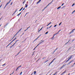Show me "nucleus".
Listing matches in <instances>:
<instances>
[{"instance_id":"obj_1","label":"nucleus","mask_w":75,"mask_h":75,"mask_svg":"<svg viewBox=\"0 0 75 75\" xmlns=\"http://www.w3.org/2000/svg\"><path fill=\"white\" fill-rule=\"evenodd\" d=\"M73 61H74V60H71V61H70V62H69L67 64V65H69V64H71V62H73Z\"/></svg>"},{"instance_id":"obj_2","label":"nucleus","mask_w":75,"mask_h":75,"mask_svg":"<svg viewBox=\"0 0 75 75\" xmlns=\"http://www.w3.org/2000/svg\"><path fill=\"white\" fill-rule=\"evenodd\" d=\"M16 38H16L15 39H14L10 43V44H11V43H12V42H13V41H14V40H16Z\"/></svg>"},{"instance_id":"obj_3","label":"nucleus","mask_w":75,"mask_h":75,"mask_svg":"<svg viewBox=\"0 0 75 75\" xmlns=\"http://www.w3.org/2000/svg\"><path fill=\"white\" fill-rule=\"evenodd\" d=\"M72 55H71V56H70V57H69V59H71L72 58Z\"/></svg>"},{"instance_id":"obj_4","label":"nucleus","mask_w":75,"mask_h":75,"mask_svg":"<svg viewBox=\"0 0 75 75\" xmlns=\"http://www.w3.org/2000/svg\"><path fill=\"white\" fill-rule=\"evenodd\" d=\"M61 31V30H59L58 32H57V33H56V34H55L54 35H57V34H58L59 33V31Z\"/></svg>"},{"instance_id":"obj_5","label":"nucleus","mask_w":75,"mask_h":75,"mask_svg":"<svg viewBox=\"0 0 75 75\" xmlns=\"http://www.w3.org/2000/svg\"><path fill=\"white\" fill-rule=\"evenodd\" d=\"M27 7H28V5H27V4H25V7L26 8H27Z\"/></svg>"},{"instance_id":"obj_6","label":"nucleus","mask_w":75,"mask_h":75,"mask_svg":"<svg viewBox=\"0 0 75 75\" xmlns=\"http://www.w3.org/2000/svg\"><path fill=\"white\" fill-rule=\"evenodd\" d=\"M17 11V9H16V11H15V12H14V13H13V14H14Z\"/></svg>"},{"instance_id":"obj_7","label":"nucleus","mask_w":75,"mask_h":75,"mask_svg":"<svg viewBox=\"0 0 75 75\" xmlns=\"http://www.w3.org/2000/svg\"><path fill=\"white\" fill-rule=\"evenodd\" d=\"M73 31H74V30H72L71 31V32H70V34H71V33H73Z\"/></svg>"},{"instance_id":"obj_8","label":"nucleus","mask_w":75,"mask_h":75,"mask_svg":"<svg viewBox=\"0 0 75 75\" xmlns=\"http://www.w3.org/2000/svg\"><path fill=\"white\" fill-rule=\"evenodd\" d=\"M41 1V0H39V1L38 2H37V4L39 3H40V1Z\"/></svg>"},{"instance_id":"obj_9","label":"nucleus","mask_w":75,"mask_h":75,"mask_svg":"<svg viewBox=\"0 0 75 75\" xmlns=\"http://www.w3.org/2000/svg\"><path fill=\"white\" fill-rule=\"evenodd\" d=\"M21 14V12H20L19 14L17 15V16H20V15Z\"/></svg>"},{"instance_id":"obj_10","label":"nucleus","mask_w":75,"mask_h":75,"mask_svg":"<svg viewBox=\"0 0 75 75\" xmlns=\"http://www.w3.org/2000/svg\"><path fill=\"white\" fill-rule=\"evenodd\" d=\"M54 36H55V35H54L53 36V37L52 38H51V39L52 40H54V38H53L54 37Z\"/></svg>"},{"instance_id":"obj_11","label":"nucleus","mask_w":75,"mask_h":75,"mask_svg":"<svg viewBox=\"0 0 75 75\" xmlns=\"http://www.w3.org/2000/svg\"><path fill=\"white\" fill-rule=\"evenodd\" d=\"M18 32L13 37V38H14V37H15V36L16 35H17V34H18Z\"/></svg>"},{"instance_id":"obj_12","label":"nucleus","mask_w":75,"mask_h":75,"mask_svg":"<svg viewBox=\"0 0 75 75\" xmlns=\"http://www.w3.org/2000/svg\"><path fill=\"white\" fill-rule=\"evenodd\" d=\"M51 23H52V22L50 23H49L47 25V26H48V25H50V24H51Z\"/></svg>"},{"instance_id":"obj_13","label":"nucleus","mask_w":75,"mask_h":75,"mask_svg":"<svg viewBox=\"0 0 75 75\" xmlns=\"http://www.w3.org/2000/svg\"><path fill=\"white\" fill-rule=\"evenodd\" d=\"M34 75H35L36 74V71H35L34 72Z\"/></svg>"},{"instance_id":"obj_14","label":"nucleus","mask_w":75,"mask_h":75,"mask_svg":"<svg viewBox=\"0 0 75 75\" xmlns=\"http://www.w3.org/2000/svg\"><path fill=\"white\" fill-rule=\"evenodd\" d=\"M55 58H54V59L52 61V62H53V61H54L55 60Z\"/></svg>"},{"instance_id":"obj_15","label":"nucleus","mask_w":75,"mask_h":75,"mask_svg":"<svg viewBox=\"0 0 75 75\" xmlns=\"http://www.w3.org/2000/svg\"><path fill=\"white\" fill-rule=\"evenodd\" d=\"M52 62H51L49 64V65H50L51 64H52Z\"/></svg>"},{"instance_id":"obj_16","label":"nucleus","mask_w":75,"mask_h":75,"mask_svg":"<svg viewBox=\"0 0 75 75\" xmlns=\"http://www.w3.org/2000/svg\"><path fill=\"white\" fill-rule=\"evenodd\" d=\"M9 3H10V1L9 2H8L6 4V5H8V4H9Z\"/></svg>"},{"instance_id":"obj_17","label":"nucleus","mask_w":75,"mask_h":75,"mask_svg":"<svg viewBox=\"0 0 75 75\" xmlns=\"http://www.w3.org/2000/svg\"><path fill=\"white\" fill-rule=\"evenodd\" d=\"M61 6H59V7H58L57 8V9H59V8H61Z\"/></svg>"},{"instance_id":"obj_18","label":"nucleus","mask_w":75,"mask_h":75,"mask_svg":"<svg viewBox=\"0 0 75 75\" xmlns=\"http://www.w3.org/2000/svg\"><path fill=\"white\" fill-rule=\"evenodd\" d=\"M65 72H66V70H65L64 72L62 73V74H64V73H65Z\"/></svg>"},{"instance_id":"obj_19","label":"nucleus","mask_w":75,"mask_h":75,"mask_svg":"<svg viewBox=\"0 0 75 75\" xmlns=\"http://www.w3.org/2000/svg\"><path fill=\"white\" fill-rule=\"evenodd\" d=\"M10 45V43H9L6 47V48H7V47H8V46H9V45Z\"/></svg>"},{"instance_id":"obj_20","label":"nucleus","mask_w":75,"mask_h":75,"mask_svg":"<svg viewBox=\"0 0 75 75\" xmlns=\"http://www.w3.org/2000/svg\"><path fill=\"white\" fill-rule=\"evenodd\" d=\"M17 41H18V40H17L16 41V42H15V44H16V42H17Z\"/></svg>"},{"instance_id":"obj_21","label":"nucleus","mask_w":75,"mask_h":75,"mask_svg":"<svg viewBox=\"0 0 75 75\" xmlns=\"http://www.w3.org/2000/svg\"><path fill=\"white\" fill-rule=\"evenodd\" d=\"M48 32H47L45 33V34H48Z\"/></svg>"},{"instance_id":"obj_22","label":"nucleus","mask_w":75,"mask_h":75,"mask_svg":"<svg viewBox=\"0 0 75 75\" xmlns=\"http://www.w3.org/2000/svg\"><path fill=\"white\" fill-rule=\"evenodd\" d=\"M69 59H68L67 60L66 62H68V61H69Z\"/></svg>"},{"instance_id":"obj_23","label":"nucleus","mask_w":75,"mask_h":75,"mask_svg":"<svg viewBox=\"0 0 75 75\" xmlns=\"http://www.w3.org/2000/svg\"><path fill=\"white\" fill-rule=\"evenodd\" d=\"M21 29H22V28H21L20 29V30H19V31L18 32V33L20 31H21Z\"/></svg>"},{"instance_id":"obj_24","label":"nucleus","mask_w":75,"mask_h":75,"mask_svg":"<svg viewBox=\"0 0 75 75\" xmlns=\"http://www.w3.org/2000/svg\"><path fill=\"white\" fill-rule=\"evenodd\" d=\"M64 66H65V65H64L62 67H61V68H63V67H64Z\"/></svg>"},{"instance_id":"obj_25","label":"nucleus","mask_w":75,"mask_h":75,"mask_svg":"<svg viewBox=\"0 0 75 75\" xmlns=\"http://www.w3.org/2000/svg\"><path fill=\"white\" fill-rule=\"evenodd\" d=\"M74 5H75V4H73L72 6V7H73Z\"/></svg>"},{"instance_id":"obj_26","label":"nucleus","mask_w":75,"mask_h":75,"mask_svg":"<svg viewBox=\"0 0 75 75\" xmlns=\"http://www.w3.org/2000/svg\"><path fill=\"white\" fill-rule=\"evenodd\" d=\"M25 1V0L24 1L23 3V4H24Z\"/></svg>"},{"instance_id":"obj_27","label":"nucleus","mask_w":75,"mask_h":75,"mask_svg":"<svg viewBox=\"0 0 75 75\" xmlns=\"http://www.w3.org/2000/svg\"><path fill=\"white\" fill-rule=\"evenodd\" d=\"M20 52H21V50L18 52L17 55H18V54H19L20 53Z\"/></svg>"},{"instance_id":"obj_28","label":"nucleus","mask_w":75,"mask_h":75,"mask_svg":"<svg viewBox=\"0 0 75 75\" xmlns=\"http://www.w3.org/2000/svg\"><path fill=\"white\" fill-rule=\"evenodd\" d=\"M22 73H23V72L22 71L21 72V73L20 74V75H21V74H22Z\"/></svg>"},{"instance_id":"obj_29","label":"nucleus","mask_w":75,"mask_h":75,"mask_svg":"<svg viewBox=\"0 0 75 75\" xmlns=\"http://www.w3.org/2000/svg\"><path fill=\"white\" fill-rule=\"evenodd\" d=\"M57 25H55L54 26V27H56V26H57Z\"/></svg>"},{"instance_id":"obj_30","label":"nucleus","mask_w":75,"mask_h":75,"mask_svg":"<svg viewBox=\"0 0 75 75\" xmlns=\"http://www.w3.org/2000/svg\"><path fill=\"white\" fill-rule=\"evenodd\" d=\"M62 23V22H61L59 24V25H60L61 24V23Z\"/></svg>"},{"instance_id":"obj_31","label":"nucleus","mask_w":75,"mask_h":75,"mask_svg":"<svg viewBox=\"0 0 75 75\" xmlns=\"http://www.w3.org/2000/svg\"><path fill=\"white\" fill-rule=\"evenodd\" d=\"M52 25H51L49 27V28H50V27H52Z\"/></svg>"},{"instance_id":"obj_32","label":"nucleus","mask_w":75,"mask_h":75,"mask_svg":"<svg viewBox=\"0 0 75 75\" xmlns=\"http://www.w3.org/2000/svg\"><path fill=\"white\" fill-rule=\"evenodd\" d=\"M47 61H48V60H47V61H46L45 62V63L47 62Z\"/></svg>"},{"instance_id":"obj_33","label":"nucleus","mask_w":75,"mask_h":75,"mask_svg":"<svg viewBox=\"0 0 75 75\" xmlns=\"http://www.w3.org/2000/svg\"><path fill=\"white\" fill-rule=\"evenodd\" d=\"M6 65V64H4L3 65H2V66H4V65Z\"/></svg>"},{"instance_id":"obj_34","label":"nucleus","mask_w":75,"mask_h":75,"mask_svg":"<svg viewBox=\"0 0 75 75\" xmlns=\"http://www.w3.org/2000/svg\"><path fill=\"white\" fill-rule=\"evenodd\" d=\"M42 28H43V27H42L41 28V29L40 30L41 31V30H42Z\"/></svg>"},{"instance_id":"obj_35","label":"nucleus","mask_w":75,"mask_h":75,"mask_svg":"<svg viewBox=\"0 0 75 75\" xmlns=\"http://www.w3.org/2000/svg\"><path fill=\"white\" fill-rule=\"evenodd\" d=\"M30 27V26H29L28 28H27V30H28V28H29Z\"/></svg>"},{"instance_id":"obj_36","label":"nucleus","mask_w":75,"mask_h":75,"mask_svg":"<svg viewBox=\"0 0 75 75\" xmlns=\"http://www.w3.org/2000/svg\"><path fill=\"white\" fill-rule=\"evenodd\" d=\"M18 69V68H17V69H16V71H17V69Z\"/></svg>"},{"instance_id":"obj_37","label":"nucleus","mask_w":75,"mask_h":75,"mask_svg":"<svg viewBox=\"0 0 75 75\" xmlns=\"http://www.w3.org/2000/svg\"><path fill=\"white\" fill-rule=\"evenodd\" d=\"M15 44L14 43L13 45H12V47H13V46H14V45H15Z\"/></svg>"},{"instance_id":"obj_38","label":"nucleus","mask_w":75,"mask_h":75,"mask_svg":"<svg viewBox=\"0 0 75 75\" xmlns=\"http://www.w3.org/2000/svg\"><path fill=\"white\" fill-rule=\"evenodd\" d=\"M75 11V10L72 13V14H73V13H74Z\"/></svg>"},{"instance_id":"obj_39","label":"nucleus","mask_w":75,"mask_h":75,"mask_svg":"<svg viewBox=\"0 0 75 75\" xmlns=\"http://www.w3.org/2000/svg\"><path fill=\"white\" fill-rule=\"evenodd\" d=\"M22 10V9H21L19 10V11H21Z\"/></svg>"},{"instance_id":"obj_40","label":"nucleus","mask_w":75,"mask_h":75,"mask_svg":"<svg viewBox=\"0 0 75 75\" xmlns=\"http://www.w3.org/2000/svg\"><path fill=\"white\" fill-rule=\"evenodd\" d=\"M27 13H26L25 15V16H24V17H25V16H26L27 15Z\"/></svg>"},{"instance_id":"obj_41","label":"nucleus","mask_w":75,"mask_h":75,"mask_svg":"<svg viewBox=\"0 0 75 75\" xmlns=\"http://www.w3.org/2000/svg\"><path fill=\"white\" fill-rule=\"evenodd\" d=\"M25 10V8H24L23 9V10Z\"/></svg>"},{"instance_id":"obj_42","label":"nucleus","mask_w":75,"mask_h":75,"mask_svg":"<svg viewBox=\"0 0 75 75\" xmlns=\"http://www.w3.org/2000/svg\"><path fill=\"white\" fill-rule=\"evenodd\" d=\"M14 71H13V73H12L11 74V75H12V74H13V73H14Z\"/></svg>"},{"instance_id":"obj_43","label":"nucleus","mask_w":75,"mask_h":75,"mask_svg":"<svg viewBox=\"0 0 75 75\" xmlns=\"http://www.w3.org/2000/svg\"><path fill=\"white\" fill-rule=\"evenodd\" d=\"M64 4H63L62 5V6H63V5H64Z\"/></svg>"},{"instance_id":"obj_44","label":"nucleus","mask_w":75,"mask_h":75,"mask_svg":"<svg viewBox=\"0 0 75 75\" xmlns=\"http://www.w3.org/2000/svg\"><path fill=\"white\" fill-rule=\"evenodd\" d=\"M27 29H26V30H24V31H27Z\"/></svg>"},{"instance_id":"obj_45","label":"nucleus","mask_w":75,"mask_h":75,"mask_svg":"<svg viewBox=\"0 0 75 75\" xmlns=\"http://www.w3.org/2000/svg\"><path fill=\"white\" fill-rule=\"evenodd\" d=\"M12 4H13V2H11V5H12Z\"/></svg>"},{"instance_id":"obj_46","label":"nucleus","mask_w":75,"mask_h":75,"mask_svg":"<svg viewBox=\"0 0 75 75\" xmlns=\"http://www.w3.org/2000/svg\"><path fill=\"white\" fill-rule=\"evenodd\" d=\"M2 6V5H1L0 6V8H1V7Z\"/></svg>"},{"instance_id":"obj_47","label":"nucleus","mask_w":75,"mask_h":75,"mask_svg":"<svg viewBox=\"0 0 75 75\" xmlns=\"http://www.w3.org/2000/svg\"><path fill=\"white\" fill-rule=\"evenodd\" d=\"M37 40V39L36 38L35 40V41H36V40Z\"/></svg>"},{"instance_id":"obj_48","label":"nucleus","mask_w":75,"mask_h":75,"mask_svg":"<svg viewBox=\"0 0 75 75\" xmlns=\"http://www.w3.org/2000/svg\"><path fill=\"white\" fill-rule=\"evenodd\" d=\"M68 42L65 44V45L68 44Z\"/></svg>"},{"instance_id":"obj_49","label":"nucleus","mask_w":75,"mask_h":75,"mask_svg":"<svg viewBox=\"0 0 75 75\" xmlns=\"http://www.w3.org/2000/svg\"><path fill=\"white\" fill-rule=\"evenodd\" d=\"M41 34H40V35L38 36V37H40V36H41Z\"/></svg>"},{"instance_id":"obj_50","label":"nucleus","mask_w":75,"mask_h":75,"mask_svg":"<svg viewBox=\"0 0 75 75\" xmlns=\"http://www.w3.org/2000/svg\"><path fill=\"white\" fill-rule=\"evenodd\" d=\"M21 67V66H20L19 67H18V68H20V67Z\"/></svg>"},{"instance_id":"obj_51","label":"nucleus","mask_w":75,"mask_h":75,"mask_svg":"<svg viewBox=\"0 0 75 75\" xmlns=\"http://www.w3.org/2000/svg\"><path fill=\"white\" fill-rule=\"evenodd\" d=\"M64 7H65V6H63V7H62V8H63Z\"/></svg>"},{"instance_id":"obj_52","label":"nucleus","mask_w":75,"mask_h":75,"mask_svg":"<svg viewBox=\"0 0 75 75\" xmlns=\"http://www.w3.org/2000/svg\"><path fill=\"white\" fill-rule=\"evenodd\" d=\"M57 49H58V48H56V49H55V50L56 51V50H57Z\"/></svg>"},{"instance_id":"obj_53","label":"nucleus","mask_w":75,"mask_h":75,"mask_svg":"<svg viewBox=\"0 0 75 75\" xmlns=\"http://www.w3.org/2000/svg\"><path fill=\"white\" fill-rule=\"evenodd\" d=\"M56 50H55L54 52H53V53H54V52H55V51H56Z\"/></svg>"},{"instance_id":"obj_54","label":"nucleus","mask_w":75,"mask_h":75,"mask_svg":"<svg viewBox=\"0 0 75 75\" xmlns=\"http://www.w3.org/2000/svg\"><path fill=\"white\" fill-rule=\"evenodd\" d=\"M39 38V37H38L36 39H38Z\"/></svg>"},{"instance_id":"obj_55","label":"nucleus","mask_w":75,"mask_h":75,"mask_svg":"<svg viewBox=\"0 0 75 75\" xmlns=\"http://www.w3.org/2000/svg\"><path fill=\"white\" fill-rule=\"evenodd\" d=\"M53 1V0H52L51 2L50 3H52V2Z\"/></svg>"},{"instance_id":"obj_56","label":"nucleus","mask_w":75,"mask_h":75,"mask_svg":"<svg viewBox=\"0 0 75 75\" xmlns=\"http://www.w3.org/2000/svg\"><path fill=\"white\" fill-rule=\"evenodd\" d=\"M51 4V3H50L49 4H48V5H50V4Z\"/></svg>"},{"instance_id":"obj_57","label":"nucleus","mask_w":75,"mask_h":75,"mask_svg":"<svg viewBox=\"0 0 75 75\" xmlns=\"http://www.w3.org/2000/svg\"><path fill=\"white\" fill-rule=\"evenodd\" d=\"M44 41V40L43 41L41 42V43H42V42H43Z\"/></svg>"},{"instance_id":"obj_58","label":"nucleus","mask_w":75,"mask_h":75,"mask_svg":"<svg viewBox=\"0 0 75 75\" xmlns=\"http://www.w3.org/2000/svg\"><path fill=\"white\" fill-rule=\"evenodd\" d=\"M44 41V40L43 41L41 42V43H42V42H43Z\"/></svg>"},{"instance_id":"obj_59","label":"nucleus","mask_w":75,"mask_h":75,"mask_svg":"<svg viewBox=\"0 0 75 75\" xmlns=\"http://www.w3.org/2000/svg\"><path fill=\"white\" fill-rule=\"evenodd\" d=\"M48 6H49V4H48V5L46 6V7H48Z\"/></svg>"},{"instance_id":"obj_60","label":"nucleus","mask_w":75,"mask_h":75,"mask_svg":"<svg viewBox=\"0 0 75 75\" xmlns=\"http://www.w3.org/2000/svg\"><path fill=\"white\" fill-rule=\"evenodd\" d=\"M28 2H27V3H26V4H28Z\"/></svg>"},{"instance_id":"obj_61","label":"nucleus","mask_w":75,"mask_h":75,"mask_svg":"<svg viewBox=\"0 0 75 75\" xmlns=\"http://www.w3.org/2000/svg\"><path fill=\"white\" fill-rule=\"evenodd\" d=\"M35 48H34V49H33V50H35Z\"/></svg>"},{"instance_id":"obj_62","label":"nucleus","mask_w":75,"mask_h":75,"mask_svg":"<svg viewBox=\"0 0 75 75\" xmlns=\"http://www.w3.org/2000/svg\"><path fill=\"white\" fill-rule=\"evenodd\" d=\"M70 49H71V47H70V48L69 49V50H70Z\"/></svg>"},{"instance_id":"obj_63","label":"nucleus","mask_w":75,"mask_h":75,"mask_svg":"<svg viewBox=\"0 0 75 75\" xmlns=\"http://www.w3.org/2000/svg\"><path fill=\"white\" fill-rule=\"evenodd\" d=\"M73 31H74V30H75V29H74L73 30Z\"/></svg>"},{"instance_id":"obj_64","label":"nucleus","mask_w":75,"mask_h":75,"mask_svg":"<svg viewBox=\"0 0 75 75\" xmlns=\"http://www.w3.org/2000/svg\"><path fill=\"white\" fill-rule=\"evenodd\" d=\"M47 29H48V27L47 28Z\"/></svg>"}]
</instances>
